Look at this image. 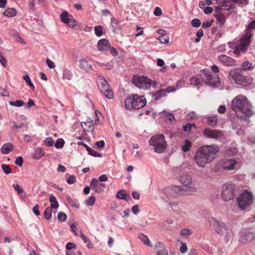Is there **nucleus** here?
I'll use <instances>...</instances> for the list:
<instances>
[{
  "label": "nucleus",
  "instance_id": "obj_1",
  "mask_svg": "<svg viewBox=\"0 0 255 255\" xmlns=\"http://www.w3.org/2000/svg\"><path fill=\"white\" fill-rule=\"evenodd\" d=\"M231 108L236 112L237 117L241 120L246 121L254 114L252 106L247 98L239 95L232 101Z\"/></svg>",
  "mask_w": 255,
  "mask_h": 255
},
{
  "label": "nucleus",
  "instance_id": "obj_2",
  "mask_svg": "<svg viewBox=\"0 0 255 255\" xmlns=\"http://www.w3.org/2000/svg\"><path fill=\"white\" fill-rule=\"evenodd\" d=\"M219 151V147L215 144L204 145L199 147L195 155V160L201 167H205L207 164L211 163Z\"/></svg>",
  "mask_w": 255,
  "mask_h": 255
},
{
  "label": "nucleus",
  "instance_id": "obj_3",
  "mask_svg": "<svg viewBox=\"0 0 255 255\" xmlns=\"http://www.w3.org/2000/svg\"><path fill=\"white\" fill-rule=\"evenodd\" d=\"M254 29H255V20L250 22L247 27L246 35L241 39L239 44L235 48L234 50L235 54L239 55L246 51L252 36L251 31Z\"/></svg>",
  "mask_w": 255,
  "mask_h": 255
},
{
  "label": "nucleus",
  "instance_id": "obj_4",
  "mask_svg": "<svg viewBox=\"0 0 255 255\" xmlns=\"http://www.w3.org/2000/svg\"><path fill=\"white\" fill-rule=\"evenodd\" d=\"M146 103V100L144 96H139L132 94L125 100V106L127 110H139L143 108Z\"/></svg>",
  "mask_w": 255,
  "mask_h": 255
},
{
  "label": "nucleus",
  "instance_id": "obj_5",
  "mask_svg": "<svg viewBox=\"0 0 255 255\" xmlns=\"http://www.w3.org/2000/svg\"><path fill=\"white\" fill-rule=\"evenodd\" d=\"M149 144L154 147V150L158 153H163L167 148V144L162 134L152 136L148 141Z\"/></svg>",
  "mask_w": 255,
  "mask_h": 255
},
{
  "label": "nucleus",
  "instance_id": "obj_6",
  "mask_svg": "<svg viewBox=\"0 0 255 255\" xmlns=\"http://www.w3.org/2000/svg\"><path fill=\"white\" fill-rule=\"evenodd\" d=\"M229 77L230 79L233 80L236 84L243 86H247L250 85L253 80L251 77L243 76L240 71H230Z\"/></svg>",
  "mask_w": 255,
  "mask_h": 255
},
{
  "label": "nucleus",
  "instance_id": "obj_7",
  "mask_svg": "<svg viewBox=\"0 0 255 255\" xmlns=\"http://www.w3.org/2000/svg\"><path fill=\"white\" fill-rule=\"evenodd\" d=\"M237 200L239 207L243 210L253 203V197L251 192L245 190Z\"/></svg>",
  "mask_w": 255,
  "mask_h": 255
},
{
  "label": "nucleus",
  "instance_id": "obj_8",
  "mask_svg": "<svg viewBox=\"0 0 255 255\" xmlns=\"http://www.w3.org/2000/svg\"><path fill=\"white\" fill-rule=\"evenodd\" d=\"M236 185L232 182L224 184L222 188V197L225 201H229L234 198Z\"/></svg>",
  "mask_w": 255,
  "mask_h": 255
},
{
  "label": "nucleus",
  "instance_id": "obj_9",
  "mask_svg": "<svg viewBox=\"0 0 255 255\" xmlns=\"http://www.w3.org/2000/svg\"><path fill=\"white\" fill-rule=\"evenodd\" d=\"M97 81L100 91L107 98L112 99L114 98V94L105 78L103 76H99Z\"/></svg>",
  "mask_w": 255,
  "mask_h": 255
},
{
  "label": "nucleus",
  "instance_id": "obj_10",
  "mask_svg": "<svg viewBox=\"0 0 255 255\" xmlns=\"http://www.w3.org/2000/svg\"><path fill=\"white\" fill-rule=\"evenodd\" d=\"M132 82L135 86L143 90L149 89L152 84V80L145 76H133Z\"/></svg>",
  "mask_w": 255,
  "mask_h": 255
},
{
  "label": "nucleus",
  "instance_id": "obj_11",
  "mask_svg": "<svg viewBox=\"0 0 255 255\" xmlns=\"http://www.w3.org/2000/svg\"><path fill=\"white\" fill-rule=\"evenodd\" d=\"M210 223L217 233L222 235L223 234V231H225L227 232L226 236L230 235V232H228L229 229L224 222H220L215 218H212Z\"/></svg>",
  "mask_w": 255,
  "mask_h": 255
},
{
  "label": "nucleus",
  "instance_id": "obj_12",
  "mask_svg": "<svg viewBox=\"0 0 255 255\" xmlns=\"http://www.w3.org/2000/svg\"><path fill=\"white\" fill-rule=\"evenodd\" d=\"M206 77L205 82L212 86H218L220 83V78L217 75H212L210 71H205Z\"/></svg>",
  "mask_w": 255,
  "mask_h": 255
},
{
  "label": "nucleus",
  "instance_id": "obj_13",
  "mask_svg": "<svg viewBox=\"0 0 255 255\" xmlns=\"http://www.w3.org/2000/svg\"><path fill=\"white\" fill-rule=\"evenodd\" d=\"M203 134L205 136L208 138L219 139L223 135L221 131L217 129H211L210 128H205L203 131Z\"/></svg>",
  "mask_w": 255,
  "mask_h": 255
},
{
  "label": "nucleus",
  "instance_id": "obj_14",
  "mask_svg": "<svg viewBox=\"0 0 255 255\" xmlns=\"http://www.w3.org/2000/svg\"><path fill=\"white\" fill-rule=\"evenodd\" d=\"M90 187L96 193H100L104 190L106 188L105 184L98 182L97 179L93 178L90 183Z\"/></svg>",
  "mask_w": 255,
  "mask_h": 255
},
{
  "label": "nucleus",
  "instance_id": "obj_15",
  "mask_svg": "<svg viewBox=\"0 0 255 255\" xmlns=\"http://www.w3.org/2000/svg\"><path fill=\"white\" fill-rule=\"evenodd\" d=\"M218 60L228 66H232L235 65V61L232 58L226 55L222 54L218 58Z\"/></svg>",
  "mask_w": 255,
  "mask_h": 255
},
{
  "label": "nucleus",
  "instance_id": "obj_16",
  "mask_svg": "<svg viewBox=\"0 0 255 255\" xmlns=\"http://www.w3.org/2000/svg\"><path fill=\"white\" fill-rule=\"evenodd\" d=\"M97 47L100 51H107L110 48V43L109 40L107 39L100 40L98 42Z\"/></svg>",
  "mask_w": 255,
  "mask_h": 255
},
{
  "label": "nucleus",
  "instance_id": "obj_17",
  "mask_svg": "<svg viewBox=\"0 0 255 255\" xmlns=\"http://www.w3.org/2000/svg\"><path fill=\"white\" fill-rule=\"evenodd\" d=\"M81 126L84 130L92 131L94 129V121L92 120L89 119L85 122H82Z\"/></svg>",
  "mask_w": 255,
  "mask_h": 255
},
{
  "label": "nucleus",
  "instance_id": "obj_18",
  "mask_svg": "<svg viewBox=\"0 0 255 255\" xmlns=\"http://www.w3.org/2000/svg\"><path fill=\"white\" fill-rule=\"evenodd\" d=\"M155 247L156 249H160L156 252V255H168L167 250L165 248L162 243H156L155 245Z\"/></svg>",
  "mask_w": 255,
  "mask_h": 255
},
{
  "label": "nucleus",
  "instance_id": "obj_19",
  "mask_svg": "<svg viewBox=\"0 0 255 255\" xmlns=\"http://www.w3.org/2000/svg\"><path fill=\"white\" fill-rule=\"evenodd\" d=\"M219 3L221 4V8H222L223 10L229 11L235 8V7L231 4L228 0H219Z\"/></svg>",
  "mask_w": 255,
  "mask_h": 255
},
{
  "label": "nucleus",
  "instance_id": "obj_20",
  "mask_svg": "<svg viewBox=\"0 0 255 255\" xmlns=\"http://www.w3.org/2000/svg\"><path fill=\"white\" fill-rule=\"evenodd\" d=\"M238 164V162L234 159H230L225 163L223 169L225 170H232L235 168V166Z\"/></svg>",
  "mask_w": 255,
  "mask_h": 255
},
{
  "label": "nucleus",
  "instance_id": "obj_21",
  "mask_svg": "<svg viewBox=\"0 0 255 255\" xmlns=\"http://www.w3.org/2000/svg\"><path fill=\"white\" fill-rule=\"evenodd\" d=\"M179 180L180 182L185 186H188L191 183L192 180L190 175L183 174L180 176Z\"/></svg>",
  "mask_w": 255,
  "mask_h": 255
},
{
  "label": "nucleus",
  "instance_id": "obj_22",
  "mask_svg": "<svg viewBox=\"0 0 255 255\" xmlns=\"http://www.w3.org/2000/svg\"><path fill=\"white\" fill-rule=\"evenodd\" d=\"M13 146L10 142H8L3 144L1 147V152L3 154H6L13 150Z\"/></svg>",
  "mask_w": 255,
  "mask_h": 255
},
{
  "label": "nucleus",
  "instance_id": "obj_23",
  "mask_svg": "<svg viewBox=\"0 0 255 255\" xmlns=\"http://www.w3.org/2000/svg\"><path fill=\"white\" fill-rule=\"evenodd\" d=\"M116 197L120 199H122L126 201L131 200V198L129 195L128 194L126 191L124 190H121L118 192Z\"/></svg>",
  "mask_w": 255,
  "mask_h": 255
},
{
  "label": "nucleus",
  "instance_id": "obj_24",
  "mask_svg": "<svg viewBox=\"0 0 255 255\" xmlns=\"http://www.w3.org/2000/svg\"><path fill=\"white\" fill-rule=\"evenodd\" d=\"M80 67L86 71L90 72L92 70V65L89 64L88 61L84 58L81 59L80 61Z\"/></svg>",
  "mask_w": 255,
  "mask_h": 255
},
{
  "label": "nucleus",
  "instance_id": "obj_25",
  "mask_svg": "<svg viewBox=\"0 0 255 255\" xmlns=\"http://www.w3.org/2000/svg\"><path fill=\"white\" fill-rule=\"evenodd\" d=\"M81 144L83 145L86 149L87 151L88 152V153L90 154L91 155L94 156V157H102V154L101 153H98L96 151L94 150V149L90 148L89 146H88L87 145H86L85 143L81 142Z\"/></svg>",
  "mask_w": 255,
  "mask_h": 255
},
{
  "label": "nucleus",
  "instance_id": "obj_26",
  "mask_svg": "<svg viewBox=\"0 0 255 255\" xmlns=\"http://www.w3.org/2000/svg\"><path fill=\"white\" fill-rule=\"evenodd\" d=\"M214 16L217 21L218 22L220 26H223L225 24L226 22V18L222 13H215Z\"/></svg>",
  "mask_w": 255,
  "mask_h": 255
},
{
  "label": "nucleus",
  "instance_id": "obj_27",
  "mask_svg": "<svg viewBox=\"0 0 255 255\" xmlns=\"http://www.w3.org/2000/svg\"><path fill=\"white\" fill-rule=\"evenodd\" d=\"M166 95L164 89H160L157 91L152 95L153 98L155 100H158L161 98L163 97Z\"/></svg>",
  "mask_w": 255,
  "mask_h": 255
},
{
  "label": "nucleus",
  "instance_id": "obj_28",
  "mask_svg": "<svg viewBox=\"0 0 255 255\" xmlns=\"http://www.w3.org/2000/svg\"><path fill=\"white\" fill-rule=\"evenodd\" d=\"M191 146V142L189 140L186 139L184 141L183 144L182 145L181 149L183 151L187 152L190 150Z\"/></svg>",
  "mask_w": 255,
  "mask_h": 255
},
{
  "label": "nucleus",
  "instance_id": "obj_29",
  "mask_svg": "<svg viewBox=\"0 0 255 255\" xmlns=\"http://www.w3.org/2000/svg\"><path fill=\"white\" fill-rule=\"evenodd\" d=\"M138 238L145 245L148 246H151L150 242L148 237L142 233H139L138 236Z\"/></svg>",
  "mask_w": 255,
  "mask_h": 255
},
{
  "label": "nucleus",
  "instance_id": "obj_30",
  "mask_svg": "<svg viewBox=\"0 0 255 255\" xmlns=\"http://www.w3.org/2000/svg\"><path fill=\"white\" fill-rule=\"evenodd\" d=\"M44 155V151L40 147H36L34 150V158L36 159H40Z\"/></svg>",
  "mask_w": 255,
  "mask_h": 255
},
{
  "label": "nucleus",
  "instance_id": "obj_31",
  "mask_svg": "<svg viewBox=\"0 0 255 255\" xmlns=\"http://www.w3.org/2000/svg\"><path fill=\"white\" fill-rule=\"evenodd\" d=\"M171 190L178 194L184 195V187L174 186L171 187Z\"/></svg>",
  "mask_w": 255,
  "mask_h": 255
},
{
  "label": "nucleus",
  "instance_id": "obj_32",
  "mask_svg": "<svg viewBox=\"0 0 255 255\" xmlns=\"http://www.w3.org/2000/svg\"><path fill=\"white\" fill-rule=\"evenodd\" d=\"M197 189L196 188L192 186L188 187L185 186L184 187V195H191L196 192Z\"/></svg>",
  "mask_w": 255,
  "mask_h": 255
},
{
  "label": "nucleus",
  "instance_id": "obj_33",
  "mask_svg": "<svg viewBox=\"0 0 255 255\" xmlns=\"http://www.w3.org/2000/svg\"><path fill=\"white\" fill-rule=\"evenodd\" d=\"M3 14L8 17H13L16 14V11L13 8H7L3 12Z\"/></svg>",
  "mask_w": 255,
  "mask_h": 255
},
{
  "label": "nucleus",
  "instance_id": "obj_34",
  "mask_svg": "<svg viewBox=\"0 0 255 255\" xmlns=\"http://www.w3.org/2000/svg\"><path fill=\"white\" fill-rule=\"evenodd\" d=\"M49 200L51 202V208H57L58 207L59 204L56 198V197L53 195L51 194L49 197Z\"/></svg>",
  "mask_w": 255,
  "mask_h": 255
},
{
  "label": "nucleus",
  "instance_id": "obj_35",
  "mask_svg": "<svg viewBox=\"0 0 255 255\" xmlns=\"http://www.w3.org/2000/svg\"><path fill=\"white\" fill-rule=\"evenodd\" d=\"M217 121V116L209 117L207 119V124L211 126L214 127L216 125Z\"/></svg>",
  "mask_w": 255,
  "mask_h": 255
},
{
  "label": "nucleus",
  "instance_id": "obj_36",
  "mask_svg": "<svg viewBox=\"0 0 255 255\" xmlns=\"http://www.w3.org/2000/svg\"><path fill=\"white\" fill-rule=\"evenodd\" d=\"M69 17V15L67 11L62 12L60 16L61 21L67 24H69L70 22Z\"/></svg>",
  "mask_w": 255,
  "mask_h": 255
},
{
  "label": "nucleus",
  "instance_id": "obj_37",
  "mask_svg": "<svg viewBox=\"0 0 255 255\" xmlns=\"http://www.w3.org/2000/svg\"><path fill=\"white\" fill-rule=\"evenodd\" d=\"M103 27L101 25L96 26L94 27L95 33L98 37H100L103 34Z\"/></svg>",
  "mask_w": 255,
  "mask_h": 255
},
{
  "label": "nucleus",
  "instance_id": "obj_38",
  "mask_svg": "<svg viewBox=\"0 0 255 255\" xmlns=\"http://www.w3.org/2000/svg\"><path fill=\"white\" fill-rule=\"evenodd\" d=\"M52 208L51 207H47L45 209L44 212V217L46 220H49L52 216Z\"/></svg>",
  "mask_w": 255,
  "mask_h": 255
},
{
  "label": "nucleus",
  "instance_id": "obj_39",
  "mask_svg": "<svg viewBox=\"0 0 255 255\" xmlns=\"http://www.w3.org/2000/svg\"><path fill=\"white\" fill-rule=\"evenodd\" d=\"M64 144L65 141L63 139L60 138L56 140L54 145L56 148H61L64 146Z\"/></svg>",
  "mask_w": 255,
  "mask_h": 255
},
{
  "label": "nucleus",
  "instance_id": "obj_40",
  "mask_svg": "<svg viewBox=\"0 0 255 255\" xmlns=\"http://www.w3.org/2000/svg\"><path fill=\"white\" fill-rule=\"evenodd\" d=\"M158 40L162 44H166L168 43L169 37L166 35L162 34L158 37Z\"/></svg>",
  "mask_w": 255,
  "mask_h": 255
},
{
  "label": "nucleus",
  "instance_id": "obj_41",
  "mask_svg": "<svg viewBox=\"0 0 255 255\" xmlns=\"http://www.w3.org/2000/svg\"><path fill=\"white\" fill-rule=\"evenodd\" d=\"M24 103L21 100L11 101L9 102V105L10 106L20 107L23 106Z\"/></svg>",
  "mask_w": 255,
  "mask_h": 255
},
{
  "label": "nucleus",
  "instance_id": "obj_42",
  "mask_svg": "<svg viewBox=\"0 0 255 255\" xmlns=\"http://www.w3.org/2000/svg\"><path fill=\"white\" fill-rule=\"evenodd\" d=\"M163 115L167 118V119L170 122H172L175 120V118L173 114L172 113H170L167 111H163L162 112Z\"/></svg>",
  "mask_w": 255,
  "mask_h": 255
},
{
  "label": "nucleus",
  "instance_id": "obj_43",
  "mask_svg": "<svg viewBox=\"0 0 255 255\" xmlns=\"http://www.w3.org/2000/svg\"><path fill=\"white\" fill-rule=\"evenodd\" d=\"M67 215L62 212H59L58 213V219L60 222H64L67 219Z\"/></svg>",
  "mask_w": 255,
  "mask_h": 255
},
{
  "label": "nucleus",
  "instance_id": "obj_44",
  "mask_svg": "<svg viewBox=\"0 0 255 255\" xmlns=\"http://www.w3.org/2000/svg\"><path fill=\"white\" fill-rule=\"evenodd\" d=\"M196 128L195 125L194 124H187L185 126L183 127V130L184 131H190L192 128Z\"/></svg>",
  "mask_w": 255,
  "mask_h": 255
},
{
  "label": "nucleus",
  "instance_id": "obj_45",
  "mask_svg": "<svg viewBox=\"0 0 255 255\" xmlns=\"http://www.w3.org/2000/svg\"><path fill=\"white\" fill-rule=\"evenodd\" d=\"M96 201V198L94 196H91L89 197L88 200L85 201L87 205L92 206L94 204Z\"/></svg>",
  "mask_w": 255,
  "mask_h": 255
},
{
  "label": "nucleus",
  "instance_id": "obj_46",
  "mask_svg": "<svg viewBox=\"0 0 255 255\" xmlns=\"http://www.w3.org/2000/svg\"><path fill=\"white\" fill-rule=\"evenodd\" d=\"M241 67L244 70H248L251 68L252 64L249 62L246 61L242 64Z\"/></svg>",
  "mask_w": 255,
  "mask_h": 255
},
{
  "label": "nucleus",
  "instance_id": "obj_47",
  "mask_svg": "<svg viewBox=\"0 0 255 255\" xmlns=\"http://www.w3.org/2000/svg\"><path fill=\"white\" fill-rule=\"evenodd\" d=\"M252 238V235L251 234H244L242 235L240 240L242 241H249Z\"/></svg>",
  "mask_w": 255,
  "mask_h": 255
},
{
  "label": "nucleus",
  "instance_id": "obj_48",
  "mask_svg": "<svg viewBox=\"0 0 255 255\" xmlns=\"http://www.w3.org/2000/svg\"><path fill=\"white\" fill-rule=\"evenodd\" d=\"M23 79L26 81L27 84L30 86L33 89L34 88V86L31 81V79L28 75H25L23 76Z\"/></svg>",
  "mask_w": 255,
  "mask_h": 255
},
{
  "label": "nucleus",
  "instance_id": "obj_49",
  "mask_svg": "<svg viewBox=\"0 0 255 255\" xmlns=\"http://www.w3.org/2000/svg\"><path fill=\"white\" fill-rule=\"evenodd\" d=\"M1 168H2L3 172L5 174H9L11 172V169H10V167L7 165L2 164L1 165Z\"/></svg>",
  "mask_w": 255,
  "mask_h": 255
},
{
  "label": "nucleus",
  "instance_id": "obj_50",
  "mask_svg": "<svg viewBox=\"0 0 255 255\" xmlns=\"http://www.w3.org/2000/svg\"><path fill=\"white\" fill-rule=\"evenodd\" d=\"M190 83L192 85H197L200 84V80L197 77L193 76L190 79Z\"/></svg>",
  "mask_w": 255,
  "mask_h": 255
},
{
  "label": "nucleus",
  "instance_id": "obj_51",
  "mask_svg": "<svg viewBox=\"0 0 255 255\" xmlns=\"http://www.w3.org/2000/svg\"><path fill=\"white\" fill-rule=\"evenodd\" d=\"M191 233H192V231H191L189 229H186V228L182 229L180 231V234L182 236H188L191 235Z\"/></svg>",
  "mask_w": 255,
  "mask_h": 255
},
{
  "label": "nucleus",
  "instance_id": "obj_52",
  "mask_svg": "<svg viewBox=\"0 0 255 255\" xmlns=\"http://www.w3.org/2000/svg\"><path fill=\"white\" fill-rule=\"evenodd\" d=\"M191 24L193 27H198L201 25V21L198 18H194L191 21Z\"/></svg>",
  "mask_w": 255,
  "mask_h": 255
},
{
  "label": "nucleus",
  "instance_id": "obj_53",
  "mask_svg": "<svg viewBox=\"0 0 255 255\" xmlns=\"http://www.w3.org/2000/svg\"><path fill=\"white\" fill-rule=\"evenodd\" d=\"M180 252L181 254H184L187 251V247L186 244L183 242L181 243V246L180 248Z\"/></svg>",
  "mask_w": 255,
  "mask_h": 255
},
{
  "label": "nucleus",
  "instance_id": "obj_54",
  "mask_svg": "<svg viewBox=\"0 0 255 255\" xmlns=\"http://www.w3.org/2000/svg\"><path fill=\"white\" fill-rule=\"evenodd\" d=\"M111 25L113 29L116 30L118 29V22L115 18H112L111 19Z\"/></svg>",
  "mask_w": 255,
  "mask_h": 255
},
{
  "label": "nucleus",
  "instance_id": "obj_55",
  "mask_svg": "<svg viewBox=\"0 0 255 255\" xmlns=\"http://www.w3.org/2000/svg\"><path fill=\"white\" fill-rule=\"evenodd\" d=\"M12 186L18 194H20L23 192V190L17 184H14Z\"/></svg>",
  "mask_w": 255,
  "mask_h": 255
},
{
  "label": "nucleus",
  "instance_id": "obj_56",
  "mask_svg": "<svg viewBox=\"0 0 255 255\" xmlns=\"http://www.w3.org/2000/svg\"><path fill=\"white\" fill-rule=\"evenodd\" d=\"M71 229L74 233L75 236H78V233H77L78 228L77 224L76 223H73L70 226Z\"/></svg>",
  "mask_w": 255,
  "mask_h": 255
},
{
  "label": "nucleus",
  "instance_id": "obj_57",
  "mask_svg": "<svg viewBox=\"0 0 255 255\" xmlns=\"http://www.w3.org/2000/svg\"><path fill=\"white\" fill-rule=\"evenodd\" d=\"M98 65L102 67H105L106 69L108 70H111L112 68V66L110 64V63L107 62L106 63H101V62H97Z\"/></svg>",
  "mask_w": 255,
  "mask_h": 255
},
{
  "label": "nucleus",
  "instance_id": "obj_58",
  "mask_svg": "<svg viewBox=\"0 0 255 255\" xmlns=\"http://www.w3.org/2000/svg\"><path fill=\"white\" fill-rule=\"evenodd\" d=\"M53 143H54V141L52 138L47 137L44 140V144L46 146H51L53 144Z\"/></svg>",
  "mask_w": 255,
  "mask_h": 255
},
{
  "label": "nucleus",
  "instance_id": "obj_59",
  "mask_svg": "<svg viewBox=\"0 0 255 255\" xmlns=\"http://www.w3.org/2000/svg\"><path fill=\"white\" fill-rule=\"evenodd\" d=\"M76 181V177L74 175L70 176L67 179V182L69 184H72Z\"/></svg>",
  "mask_w": 255,
  "mask_h": 255
},
{
  "label": "nucleus",
  "instance_id": "obj_60",
  "mask_svg": "<svg viewBox=\"0 0 255 255\" xmlns=\"http://www.w3.org/2000/svg\"><path fill=\"white\" fill-rule=\"evenodd\" d=\"M23 158L21 156H18L16 158L15 163L19 166H21L23 164Z\"/></svg>",
  "mask_w": 255,
  "mask_h": 255
},
{
  "label": "nucleus",
  "instance_id": "obj_61",
  "mask_svg": "<svg viewBox=\"0 0 255 255\" xmlns=\"http://www.w3.org/2000/svg\"><path fill=\"white\" fill-rule=\"evenodd\" d=\"M153 13L156 16H160L162 14V10L159 7H156L154 9Z\"/></svg>",
  "mask_w": 255,
  "mask_h": 255
},
{
  "label": "nucleus",
  "instance_id": "obj_62",
  "mask_svg": "<svg viewBox=\"0 0 255 255\" xmlns=\"http://www.w3.org/2000/svg\"><path fill=\"white\" fill-rule=\"evenodd\" d=\"M108 180V177L106 174H102L99 177V181L100 182H106Z\"/></svg>",
  "mask_w": 255,
  "mask_h": 255
},
{
  "label": "nucleus",
  "instance_id": "obj_63",
  "mask_svg": "<svg viewBox=\"0 0 255 255\" xmlns=\"http://www.w3.org/2000/svg\"><path fill=\"white\" fill-rule=\"evenodd\" d=\"M76 247V245H75L74 243L69 242L67 244L66 248L67 250H71L72 249H75Z\"/></svg>",
  "mask_w": 255,
  "mask_h": 255
},
{
  "label": "nucleus",
  "instance_id": "obj_64",
  "mask_svg": "<svg viewBox=\"0 0 255 255\" xmlns=\"http://www.w3.org/2000/svg\"><path fill=\"white\" fill-rule=\"evenodd\" d=\"M38 208L39 205L38 204L35 205L32 208V211L36 216H39L40 215Z\"/></svg>",
  "mask_w": 255,
  "mask_h": 255
}]
</instances>
